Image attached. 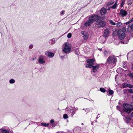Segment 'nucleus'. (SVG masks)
I'll return each mask as SVG.
<instances>
[{
	"label": "nucleus",
	"instance_id": "a878e982",
	"mask_svg": "<svg viewBox=\"0 0 133 133\" xmlns=\"http://www.w3.org/2000/svg\"><path fill=\"white\" fill-rule=\"evenodd\" d=\"M128 92L130 93H133V89H130L128 90Z\"/></svg>",
	"mask_w": 133,
	"mask_h": 133
},
{
	"label": "nucleus",
	"instance_id": "7c9ffc66",
	"mask_svg": "<svg viewBox=\"0 0 133 133\" xmlns=\"http://www.w3.org/2000/svg\"><path fill=\"white\" fill-rule=\"evenodd\" d=\"M124 2H125V1H122V3H121V7H122L123 6Z\"/></svg>",
	"mask_w": 133,
	"mask_h": 133
},
{
	"label": "nucleus",
	"instance_id": "393cba45",
	"mask_svg": "<svg viewBox=\"0 0 133 133\" xmlns=\"http://www.w3.org/2000/svg\"><path fill=\"white\" fill-rule=\"evenodd\" d=\"M15 82V80L13 79H11L9 81V82L11 84L14 83Z\"/></svg>",
	"mask_w": 133,
	"mask_h": 133
},
{
	"label": "nucleus",
	"instance_id": "2f4dec72",
	"mask_svg": "<svg viewBox=\"0 0 133 133\" xmlns=\"http://www.w3.org/2000/svg\"><path fill=\"white\" fill-rule=\"evenodd\" d=\"M51 41L53 42H52V43L53 44H54V43H55V40L54 39H52Z\"/></svg>",
	"mask_w": 133,
	"mask_h": 133
},
{
	"label": "nucleus",
	"instance_id": "4be33fe9",
	"mask_svg": "<svg viewBox=\"0 0 133 133\" xmlns=\"http://www.w3.org/2000/svg\"><path fill=\"white\" fill-rule=\"evenodd\" d=\"M110 23L112 25H116V23L114 22L112 20H110Z\"/></svg>",
	"mask_w": 133,
	"mask_h": 133
},
{
	"label": "nucleus",
	"instance_id": "09e8293b",
	"mask_svg": "<svg viewBox=\"0 0 133 133\" xmlns=\"http://www.w3.org/2000/svg\"><path fill=\"white\" fill-rule=\"evenodd\" d=\"M119 69H118L117 70V72H118V70H119Z\"/></svg>",
	"mask_w": 133,
	"mask_h": 133
},
{
	"label": "nucleus",
	"instance_id": "cd10ccee",
	"mask_svg": "<svg viewBox=\"0 0 133 133\" xmlns=\"http://www.w3.org/2000/svg\"><path fill=\"white\" fill-rule=\"evenodd\" d=\"M63 118L64 119H66L68 118V116L66 114H65L63 115Z\"/></svg>",
	"mask_w": 133,
	"mask_h": 133
},
{
	"label": "nucleus",
	"instance_id": "9d476101",
	"mask_svg": "<svg viewBox=\"0 0 133 133\" xmlns=\"http://www.w3.org/2000/svg\"><path fill=\"white\" fill-rule=\"evenodd\" d=\"M107 12L106 9L104 8H102L100 10V14L102 15H103L105 14Z\"/></svg>",
	"mask_w": 133,
	"mask_h": 133
},
{
	"label": "nucleus",
	"instance_id": "a19ab883",
	"mask_svg": "<svg viewBox=\"0 0 133 133\" xmlns=\"http://www.w3.org/2000/svg\"><path fill=\"white\" fill-rule=\"evenodd\" d=\"M130 23H131L133 21V18H132L131 20L129 21Z\"/></svg>",
	"mask_w": 133,
	"mask_h": 133
},
{
	"label": "nucleus",
	"instance_id": "ea45409f",
	"mask_svg": "<svg viewBox=\"0 0 133 133\" xmlns=\"http://www.w3.org/2000/svg\"><path fill=\"white\" fill-rule=\"evenodd\" d=\"M130 23H131L133 21V18H132L131 20L129 21Z\"/></svg>",
	"mask_w": 133,
	"mask_h": 133
},
{
	"label": "nucleus",
	"instance_id": "603ef678",
	"mask_svg": "<svg viewBox=\"0 0 133 133\" xmlns=\"http://www.w3.org/2000/svg\"><path fill=\"white\" fill-rule=\"evenodd\" d=\"M61 57L62 58L63 57H63V56H61Z\"/></svg>",
	"mask_w": 133,
	"mask_h": 133
},
{
	"label": "nucleus",
	"instance_id": "aec40b11",
	"mask_svg": "<svg viewBox=\"0 0 133 133\" xmlns=\"http://www.w3.org/2000/svg\"><path fill=\"white\" fill-rule=\"evenodd\" d=\"M99 90L101 92L103 93L105 92L106 91L105 89L104 88H100Z\"/></svg>",
	"mask_w": 133,
	"mask_h": 133
},
{
	"label": "nucleus",
	"instance_id": "de8ad7c7",
	"mask_svg": "<svg viewBox=\"0 0 133 133\" xmlns=\"http://www.w3.org/2000/svg\"><path fill=\"white\" fill-rule=\"evenodd\" d=\"M131 36L132 37H133V34H132L131 35Z\"/></svg>",
	"mask_w": 133,
	"mask_h": 133
},
{
	"label": "nucleus",
	"instance_id": "a211bd4d",
	"mask_svg": "<svg viewBox=\"0 0 133 133\" xmlns=\"http://www.w3.org/2000/svg\"><path fill=\"white\" fill-rule=\"evenodd\" d=\"M117 1L116 2H115V4H114V5L113 6H112V7H111V8L112 9H115L116 6H117Z\"/></svg>",
	"mask_w": 133,
	"mask_h": 133
},
{
	"label": "nucleus",
	"instance_id": "20e7f679",
	"mask_svg": "<svg viewBox=\"0 0 133 133\" xmlns=\"http://www.w3.org/2000/svg\"><path fill=\"white\" fill-rule=\"evenodd\" d=\"M64 46L63 49L64 52L67 53L69 52L71 50V45L68 42H66L63 44Z\"/></svg>",
	"mask_w": 133,
	"mask_h": 133
},
{
	"label": "nucleus",
	"instance_id": "f03ea898",
	"mask_svg": "<svg viewBox=\"0 0 133 133\" xmlns=\"http://www.w3.org/2000/svg\"><path fill=\"white\" fill-rule=\"evenodd\" d=\"M133 110V107L132 105L126 103H124L123 104L122 109L123 111L129 113Z\"/></svg>",
	"mask_w": 133,
	"mask_h": 133
},
{
	"label": "nucleus",
	"instance_id": "f257e3e1",
	"mask_svg": "<svg viewBox=\"0 0 133 133\" xmlns=\"http://www.w3.org/2000/svg\"><path fill=\"white\" fill-rule=\"evenodd\" d=\"M99 18V16L97 15H92L89 18L88 20L84 24V25L86 26H89Z\"/></svg>",
	"mask_w": 133,
	"mask_h": 133
},
{
	"label": "nucleus",
	"instance_id": "4c0bfd02",
	"mask_svg": "<svg viewBox=\"0 0 133 133\" xmlns=\"http://www.w3.org/2000/svg\"><path fill=\"white\" fill-rule=\"evenodd\" d=\"M114 3V2H111L110 3V4H109V5H112V4H113V3Z\"/></svg>",
	"mask_w": 133,
	"mask_h": 133
},
{
	"label": "nucleus",
	"instance_id": "5fc2aeb1",
	"mask_svg": "<svg viewBox=\"0 0 133 133\" xmlns=\"http://www.w3.org/2000/svg\"><path fill=\"white\" fill-rule=\"evenodd\" d=\"M123 0V1H125V0Z\"/></svg>",
	"mask_w": 133,
	"mask_h": 133
},
{
	"label": "nucleus",
	"instance_id": "b1692460",
	"mask_svg": "<svg viewBox=\"0 0 133 133\" xmlns=\"http://www.w3.org/2000/svg\"><path fill=\"white\" fill-rule=\"evenodd\" d=\"M104 39V37H100L99 39V40L101 42V43H104L103 42L101 41V40L102 39Z\"/></svg>",
	"mask_w": 133,
	"mask_h": 133
},
{
	"label": "nucleus",
	"instance_id": "4468645a",
	"mask_svg": "<svg viewBox=\"0 0 133 133\" xmlns=\"http://www.w3.org/2000/svg\"><path fill=\"white\" fill-rule=\"evenodd\" d=\"M109 31L108 30L106 29L104 30V36L105 37H107L109 35Z\"/></svg>",
	"mask_w": 133,
	"mask_h": 133
},
{
	"label": "nucleus",
	"instance_id": "f3484780",
	"mask_svg": "<svg viewBox=\"0 0 133 133\" xmlns=\"http://www.w3.org/2000/svg\"><path fill=\"white\" fill-rule=\"evenodd\" d=\"M104 54L105 56H107L110 54V52H107L106 50H105Z\"/></svg>",
	"mask_w": 133,
	"mask_h": 133
},
{
	"label": "nucleus",
	"instance_id": "37998d69",
	"mask_svg": "<svg viewBox=\"0 0 133 133\" xmlns=\"http://www.w3.org/2000/svg\"><path fill=\"white\" fill-rule=\"evenodd\" d=\"M130 23H131L133 21V18H132L131 20L129 21Z\"/></svg>",
	"mask_w": 133,
	"mask_h": 133
},
{
	"label": "nucleus",
	"instance_id": "473e14b6",
	"mask_svg": "<svg viewBox=\"0 0 133 133\" xmlns=\"http://www.w3.org/2000/svg\"><path fill=\"white\" fill-rule=\"evenodd\" d=\"M130 27L131 29L133 31V24L131 25V26H130Z\"/></svg>",
	"mask_w": 133,
	"mask_h": 133
},
{
	"label": "nucleus",
	"instance_id": "864d4df0",
	"mask_svg": "<svg viewBox=\"0 0 133 133\" xmlns=\"http://www.w3.org/2000/svg\"><path fill=\"white\" fill-rule=\"evenodd\" d=\"M82 125H83V123H82Z\"/></svg>",
	"mask_w": 133,
	"mask_h": 133
},
{
	"label": "nucleus",
	"instance_id": "1a4fd4ad",
	"mask_svg": "<svg viewBox=\"0 0 133 133\" xmlns=\"http://www.w3.org/2000/svg\"><path fill=\"white\" fill-rule=\"evenodd\" d=\"M81 33L83 35V38L84 39L87 40L88 38L89 35L88 33L86 32L82 31Z\"/></svg>",
	"mask_w": 133,
	"mask_h": 133
},
{
	"label": "nucleus",
	"instance_id": "8fccbe9b",
	"mask_svg": "<svg viewBox=\"0 0 133 133\" xmlns=\"http://www.w3.org/2000/svg\"><path fill=\"white\" fill-rule=\"evenodd\" d=\"M115 32H113V34H115Z\"/></svg>",
	"mask_w": 133,
	"mask_h": 133
},
{
	"label": "nucleus",
	"instance_id": "c9c22d12",
	"mask_svg": "<svg viewBox=\"0 0 133 133\" xmlns=\"http://www.w3.org/2000/svg\"><path fill=\"white\" fill-rule=\"evenodd\" d=\"M65 11H64V10H63V11H62L61 13V14L62 15H63V14H64V13Z\"/></svg>",
	"mask_w": 133,
	"mask_h": 133
},
{
	"label": "nucleus",
	"instance_id": "f8f14e48",
	"mask_svg": "<svg viewBox=\"0 0 133 133\" xmlns=\"http://www.w3.org/2000/svg\"><path fill=\"white\" fill-rule=\"evenodd\" d=\"M123 87L124 88H126L127 87L129 88H133V85H131L127 83H123Z\"/></svg>",
	"mask_w": 133,
	"mask_h": 133
},
{
	"label": "nucleus",
	"instance_id": "58836bf2",
	"mask_svg": "<svg viewBox=\"0 0 133 133\" xmlns=\"http://www.w3.org/2000/svg\"><path fill=\"white\" fill-rule=\"evenodd\" d=\"M130 23V21H129L126 22L125 23L126 24H128Z\"/></svg>",
	"mask_w": 133,
	"mask_h": 133
},
{
	"label": "nucleus",
	"instance_id": "423d86ee",
	"mask_svg": "<svg viewBox=\"0 0 133 133\" xmlns=\"http://www.w3.org/2000/svg\"><path fill=\"white\" fill-rule=\"evenodd\" d=\"M118 37L121 39H123L125 35L124 32L122 30H119L118 31Z\"/></svg>",
	"mask_w": 133,
	"mask_h": 133
},
{
	"label": "nucleus",
	"instance_id": "c756f323",
	"mask_svg": "<svg viewBox=\"0 0 133 133\" xmlns=\"http://www.w3.org/2000/svg\"><path fill=\"white\" fill-rule=\"evenodd\" d=\"M67 37L68 38H71V33H69L67 35Z\"/></svg>",
	"mask_w": 133,
	"mask_h": 133
},
{
	"label": "nucleus",
	"instance_id": "72a5a7b5",
	"mask_svg": "<svg viewBox=\"0 0 133 133\" xmlns=\"http://www.w3.org/2000/svg\"><path fill=\"white\" fill-rule=\"evenodd\" d=\"M50 123L51 124L53 123L54 122V120L53 119H51L50 121Z\"/></svg>",
	"mask_w": 133,
	"mask_h": 133
},
{
	"label": "nucleus",
	"instance_id": "9b49d317",
	"mask_svg": "<svg viewBox=\"0 0 133 133\" xmlns=\"http://www.w3.org/2000/svg\"><path fill=\"white\" fill-rule=\"evenodd\" d=\"M43 57V56H40L39 58L38 62L40 64H43L45 62V61L44 60L43 58H42Z\"/></svg>",
	"mask_w": 133,
	"mask_h": 133
},
{
	"label": "nucleus",
	"instance_id": "7ed1b4c3",
	"mask_svg": "<svg viewBox=\"0 0 133 133\" xmlns=\"http://www.w3.org/2000/svg\"><path fill=\"white\" fill-rule=\"evenodd\" d=\"M96 24L98 28L103 27L106 25V23L104 21L99 19L96 22Z\"/></svg>",
	"mask_w": 133,
	"mask_h": 133
},
{
	"label": "nucleus",
	"instance_id": "c03bdc74",
	"mask_svg": "<svg viewBox=\"0 0 133 133\" xmlns=\"http://www.w3.org/2000/svg\"><path fill=\"white\" fill-rule=\"evenodd\" d=\"M131 116L132 117H133V111L131 114Z\"/></svg>",
	"mask_w": 133,
	"mask_h": 133
},
{
	"label": "nucleus",
	"instance_id": "49530a36",
	"mask_svg": "<svg viewBox=\"0 0 133 133\" xmlns=\"http://www.w3.org/2000/svg\"><path fill=\"white\" fill-rule=\"evenodd\" d=\"M110 9V7H109V8L107 9V10H109Z\"/></svg>",
	"mask_w": 133,
	"mask_h": 133
},
{
	"label": "nucleus",
	"instance_id": "bb28decb",
	"mask_svg": "<svg viewBox=\"0 0 133 133\" xmlns=\"http://www.w3.org/2000/svg\"><path fill=\"white\" fill-rule=\"evenodd\" d=\"M109 93L110 95H112L113 94V91L111 90H110L109 91Z\"/></svg>",
	"mask_w": 133,
	"mask_h": 133
},
{
	"label": "nucleus",
	"instance_id": "e433bc0d",
	"mask_svg": "<svg viewBox=\"0 0 133 133\" xmlns=\"http://www.w3.org/2000/svg\"><path fill=\"white\" fill-rule=\"evenodd\" d=\"M90 64H87L86 65H85V67L87 68H88L89 67V65Z\"/></svg>",
	"mask_w": 133,
	"mask_h": 133
},
{
	"label": "nucleus",
	"instance_id": "f704fd0d",
	"mask_svg": "<svg viewBox=\"0 0 133 133\" xmlns=\"http://www.w3.org/2000/svg\"><path fill=\"white\" fill-rule=\"evenodd\" d=\"M33 45H31L29 46V48L30 49H31L33 48Z\"/></svg>",
	"mask_w": 133,
	"mask_h": 133
},
{
	"label": "nucleus",
	"instance_id": "6ab92c4d",
	"mask_svg": "<svg viewBox=\"0 0 133 133\" xmlns=\"http://www.w3.org/2000/svg\"><path fill=\"white\" fill-rule=\"evenodd\" d=\"M41 124L42 126L45 127H48L49 125V124H48L43 123H41Z\"/></svg>",
	"mask_w": 133,
	"mask_h": 133
},
{
	"label": "nucleus",
	"instance_id": "a18cd8bd",
	"mask_svg": "<svg viewBox=\"0 0 133 133\" xmlns=\"http://www.w3.org/2000/svg\"><path fill=\"white\" fill-rule=\"evenodd\" d=\"M36 58H32V60H33V61H34V60H35V59H36Z\"/></svg>",
	"mask_w": 133,
	"mask_h": 133
},
{
	"label": "nucleus",
	"instance_id": "c85d7f7f",
	"mask_svg": "<svg viewBox=\"0 0 133 133\" xmlns=\"http://www.w3.org/2000/svg\"><path fill=\"white\" fill-rule=\"evenodd\" d=\"M94 64H90L88 68H92L93 66L94 65Z\"/></svg>",
	"mask_w": 133,
	"mask_h": 133
},
{
	"label": "nucleus",
	"instance_id": "dca6fc26",
	"mask_svg": "<svg viewBox=\"0 0 133 133\" xmlns=\"http://www.w3.org/2000/svg\"><path fill=\"white\" fill-rule=\"evenodd\" d=\"M125 117L126 118V121L127 123H128L130 122L131 118L130 116H128L127 117H125Z\"/></svg>",
	"mask_w": 133,
	"mask_h": 133
},
{
	"label": "nucleus",
	"instance_id": "79ce46f5",
	"mask_svg": "<svg viewBox=\"0 0 133 133\" xmlns=\"http://www.w3.org/2000/svg\"><path fill=\"white\" fill-rule=\"evenodd\" d=\"M130 23H131L133 21V18H132L131 20L129 21Z\"/></svg>",
	"mask_w": 133,
	"mask_h": 133
},
{
	"label": "nucleus",
	"instance_id": "0eeeda50",
	"mask_svg": "<svg viewBox=\"0 0 133 133\" xmlns=\"http://www.w3.org/2000/svg\"><path fill=\"white\" fill-rule=\"evenodd\" d=\"M99 65L98 64H97L95 65L94 64L92 68V70L94 72H95L97 71L99 69Z\"/></svg>",
	"mask_w": 133,
	"mask_h": 133
},
{
	"label": "nucleus",
	"instance_id": "412c9836",
	"mask_svg": "<svg viewBox=\"0 0 133 133\" xmlns=\"http://www.w3.org/2000/svg\"><path fill=\"white\" fill-rule=\"evenodd\" d=\"M117 26L118 27H121L122 25V23L120 22H118L116 24Z\"/></svg>",
	"mask_w": 133,
	"mask_h": 133
},
{
	"label": "nucleus",
	"instance_id": "3c124183",
	"mask_svg": "<svg viewBox=\"0 0 133 133\" xmlns=\"http://www.w3.org/2000/svg\"><path fill=\"white\" fill-rule=\"evenodd\" d=\"M117 109H118V108H119V107H118V106H117Z\"/></svg>",
	"mask_w": 133,
	"mask_h": 133
},
{
	"label": "nucleus",
	"instance_id": "39448f33",
	"mask_svg": "<svg viewBox=\"0 0 133 133\" xmlns=\"http://www.w3.org/2000/svg\"><path fill=\"white\" fill-rule=\"evenodd\" d=\"M117 59L114 56H110L107 60V62L109 64H114L116 62Z\"/></svg>",
	"mask_w": 133,
	"mask_h": 133
},
{
	"label": "nucleus",
	"instance_id": "5701e85b",
	"mask_svg": "<svg viewBox=\"0 0 133 133\" xmlns=\"http://www.w3.org/2000/svg\"><path fill=\"white\" fill-rule=\"evenodd\" d=\"M2 133H9V131L5 130H2Z\"/></svg>",
	"mask_w": 133,
	"mask_h": 133
},
{
	"label": "nucleus",
	"instance_id": "6e6d98bb",
	"mask_svg": "<svg viewBox=\"0 0 133 133\" xmlns=\"http://www.w3.org/2000/svg\"><path fill=\"white\" fill-rule=\"evenodd\" d=\"M132 98H133V95H132Z\"/></svg>",
	"mask_w": 133,
	"mask_h": 133
},
{
	"label": "nucleus",
	"instance_id": "2eb2a0df",
	"mask_svg": "<svg viewBox=\"0 0 133 133\" xmlns=\"http://www.w3.org/2000/svg\"><path fill=\"white\" fill-rule=\"evenodd\" d=\"M46 54L49 57H52L54 56V54L51 52H47Z\"/></svg>",
	"mask_w": 133,
	"mask_h": 133
},
{
	"label": "nucleus",
	"instance_id": "ddd939ff",
	"mask_svg": "<svg viewBox=\"0 0 133 133\" xmlns=\"http://www.w3.org/2000/svg\"><path fill=\"white\" fill-rule=\"evenodd\" d=\"M95 61V60L94 59H88L87 60V62L89 64H92V63L94 62Z\"/></svg>",
	"mask_w": 133,
	"mask_h": 133
},
{
	"label": "nucleus",
	"instance_id": "6e6552de",
	"mask_svg": "<svg viewBox=\"0 0 133 133\" xmlns=\"http://www.w3.org/2000/svg\"><path fill=\"white\" fill-rule=\"evenodd\" d=\"M127 14V11L124 10L122 9L121 10L119 14L122 17L126 16Z\"/></svg>",
	"mask_w": 133,
	"mask_h": 133
}]
</instances>
